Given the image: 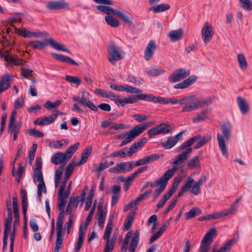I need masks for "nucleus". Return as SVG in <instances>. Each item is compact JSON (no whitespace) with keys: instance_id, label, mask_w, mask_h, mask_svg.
I'll list each match as a JSON object with an SVG mask.
<instances>
[{"instance_id":"nucleus-61","label":"nucleus","mask_w":252,"mask_h":252,"mask_svg":"<svg viewBox=\"0 0 252 252\" xmlns=\"http://www.w3.org/2000/svg\"><path fill=\"white\" fill-rule=\"evenodd\" d=\"M240 2L244 9L247 10L252 9V3L251 0H240Z\"/></svg>"},{"instance_id":"nucleus-19","label":"nucleus","mask_w":252,"mask_h":252,"mask_svg":"<svg viewBox=\"0 0 252 252\" xmlns=\"http://www.w3.org/2000/svg\"><path fill=\"white\" fill-rule=\"evenodd\" d=\"M177 186H175L174 184L173 185L172 187L168 192L164 195L162 198L158 203L157 207L158 209L162 208L166 202L170 198L173 194L176 191Z\"/></svg>"},{"instance_id":"nucleus-24","label":"nucleus","mask_w":252,"mask_h":252,"mask_svg":"<svg viewBox=\"0 0 252 252\" xmlns=\"http://www.w3.org/2000/svg\"><path fill=\"white\" fill-rule=\"evenodd\" d=\"M183 34V31L181 29L177 30L171 31L168 34V36L171 41L176 42L181 39Z\"/></svg>"},{"instance_id":"nucleus-8","label":"nucleus","mask_w":252,"mask_h":252,"mask_svg":"<svg viewBox=\"0 0 252 252\" xmlns=\"http://www.w3.org/2000/svg\"><path fill=\"white\" fill-rule=\"evenodd\" d=\"M62 113L58 111L57 113L52 114L48 117H42L36 119L33 124L35 125L45 126L53 123L57 119L58 116Z\"/></svg>"},{"instance_id":"nucleus-20","label":"nucleus","mask_w":252,"mask_h":252,"mask_svg":"<svg viewBox=\"0 0 252 252\" xmlns=\"http://www.w3.org/2000/svg\"><path fill=\"white\" fill-rule=\"evenodd\" d=\"M12 76V74H5L2 77L0 81V93L5 91L9 87Z\"/></svg>"},{"instance_id":"nucleus-42","label":"nucleus","mask_w":252,"mask_h":252,"mask_svg":"<svg viewBox=\"0 0 252 252\" xmlns=\"http://www.w3.org/2000/svg\"><path fill=\"white\" fill-rule=\"evenodd\" d=\"M208 110L205 109L198 114L195 117L192 119V122L194 123H199L205 120L208 118Z\"/></svg>"},{"instance_id":"nucleus-64","label":"nucleus","mask_w":252,"mask_h":252,"mask_svg":"<svg viewBox=\"0 0 252 252\" xmlns=\"http://www.w3.org/2000/svg\"><path fill=\"white\" fill-rule=\"evenodd\" d=\"M106 244L104 249V252H111L114 248L115 243L110 239L106 240Z\"/></svg>"},{"instance_id":"nucleus-39","label":"nucleus","mask_w":252,"mask_h":252,"mask_svg":"<svg viewBox=\"0 0 252 252\" xmlns=\"http://www.w3.org/2000/svg\"><path fill=\"white\" fill-rule=\"evenodd\" d=\"M68 144V141L66 139H63L61 141H54L49 143V146L54 149H60L63 146Z\"/></svg>"},{"instance_id":"nucleus-56","label":"nucleus","mask_w":252,"mask_h":252,"mask_svg":"<svg viewBox=\"0 0 252 252\" xmlns=\"http://www.w3.org/2000/svg\"><path fill=\"white\" fill-rule=\"evenodd\" d=\"M12 220V216H7L5 219L4 224V232H9L11 228V222Z\"/></svg>"},{"instance_id":"nucleus-26","label":"nucleus","mask_w":252,"mask_h":252,"mask_svg":"<svg viewBox=\"0 0 252 252\" xmlns=\"http://www.w3.org/2000/svg\"><path fill=\"white\" fill-rule=\"evenodd\" d=\"M94 93L95 94L99 95L101 97L108 98L111 100H114L115 98H117L118 97V95H115L112 92L100 89H95Z\"/></svg>"},{"instance_id":"nucleus-59","label":"nucleus","mask_w":252,"mask_h":252,"mask_svg":"<svg viewBox=\"0 0 252 252\" xmlns=\"http://www.w3.org/2000/svg\"><path fill=\"white\" fill-rule=\"evenodd\" d=\"M125 91L131 94L141 93L143 92L142 90L129 85L125 86Z\"/></svg>"},{"instance_id":"nucleus-54","label":"nucleus","mask_w":252,"mask_h":252,"mask_svg":"<svg viewBox=\"0 0 252 252\" xmlns=\"http://www.w3.org/2000/svg\"><path fill=\"white\" fill-rule=\"evenodd\" d=\"M82 95L81 97V101L82 102H80V104L86 106L88 101H89V99L91 98L92 95L86 91L82 92Z\"/></svg>"},{"instance_id":"nucleus-27","label":"nucleus","mask_w":252,"mask_h":252,"mask_svg":"<svg viewBox=\"0 0 252 252\" xmlns=\"http://www.w3.org/2000/svg\"><path fill=\"white\" fill-rule=\"evenodd\" d=\"M171 179L166 172L158 179L154 183H150V186L151 188L161 186L162 185L167 184L168 180Z\"/></svg>"},{"instance_id":"nucleus-34","label":"nucleus","mask_w":252,"mask_h":252,"mask_svg":"<svg viewBox=\"0 0 252 252\" xmlns=\"http://www.w3.org/2000/svg\"><path fill=\"white\" fill-rule=\"evenodd\" d=\"M200 135H197L194 137L189 138L188 140L185 141L180 146L181 150L190 148L189 147L191 146L195 142L197 141L200 138Z\"/></svg>"},{"instance_id":"nucleus-25","label":"nucleus","mask_w":252,"mask_h":252,"mask_svg":"<svg viewBox=\"0 0 252 252\" xmlns=\"http://www.w3.org/2000/svg\"><path fill=\"white\" fill-rule=\"evenodd\" d=\"M224 216H227V213L225 214L223 210L218 213H215L212 214H209L206 216H202L197 219L198 221H203L205 220H209L210 219H217Z\"/></svg>"},{"instance_id":"nucleus-45","label":"nucleus","mask_w":252,"mask_h":252,"mask_svg":"<svg viewBox=\"0 0 252 252\" xmlns=\"http://www.w3.org/2000/svg\"><path fill=\"white\" fill-rule=\"evenodd\" d=\"M105 21L111 27L117 28L120 25L119 21L114 17L107 15L105 17Z\"/></svg>"},{"instance_id":"nucleus-46","label":"nucleus","mask_w":252,"mask_h":252,"mask_svg":"<svg viewBox=\"0 0 252 252\" xmlns=\"http://www.w3.org/2000/svg\"><path fill=\"white\" fill-rule=\"evenodd\" d=\"M94 212L95 211L94 207H92L90 212V214L86 219L85 223H81L80 225L79 228L82 227L83 230L84 229V230H86L90 221L93 219V216L94 214Z\"/></svg>"},{"instance_id":"nucleus-21","label":"nucleus","mask_w":252,"mask_h":252,"mask_svg":"<svg viewBox=\"0 0 252 252\" xmlns=\"http://www.w3.org/2000/svg\"><path fill=\"white\" fill-rule=\"evenodd\" d=\"M197 77L196 76H191L187 79L184 80L181 83L176 84L174 86L175 89H185L188 88L192 84L196 81Z\"/></svg>"},{"instance_id":"nucleus-43","label":"nucleus","mask_w":252,"mask_h":252,"mask_svg":"<svg viewBox=\"0 0 252 252\" xmlns=\"http://www.w3.org/2000/svg\"><path fill=\"white\" fill-rule=\"evenodd\" d=\"M45 45V42H41L39 40L31 41L28 43V46L32 47L34 49L38 50L43 49Z\"/></svg>"},{"instance_id":"nucleus-33","label":"nucleus","mask_w":252,"mask_h":252,"mask_svg":"<svg viewBox=\"0 0 252 252\" xmlns=\"http://www.w3.org/2000/svg\"><path fill=\"white\" fill-rule=\"evenodd\" d=\"M91 154V151L88 149H86L82 153L81 159L78 162H75L73 160L72 161H74V165H75V166L82 165L86 162Z\"/></svg>"},{"instance_id":"nucleus-62","label":"nucleus","mask_w":252,"mask_h":252,"mask_svg":"<svg viewBox=\"0 0 252 252\" xmlns=\"http://www.w3.org/2000/svg\"><path fill=\"white\" fill-rule=\"evenodd\" d=\"M29 133L31 135L35 137H43L44 136V134L42 132H41L39 130H37L35 128L29 129L28 130Z\"/></svg>"},{"instance_id":"nucleus-15","label":"nucleus","mask_w":252,"mask_h":252,"mask_svg":"<svg viewBox=\"0 0 252 252\" xmlns=\"http://www.w3.org/2000/svg\"><path fill=\"white\" fill-rule=\"evenodd\" d=\"M69 191L67 192H64V191H59V197H58V209L61 211H64V207L66 203V198L68 197Z\"/></svg>"},{"instance_id":"nucleus-38","label":"nucleus","mask_w":252,"mask_h":252,"mask_svg":"<svg viewBox=\"0 0 252 252\" xmlns=\"http://www.w3.org/2000/svg\"><path fill=\"white\" fill-rule=\"evenodd\" d=\"M113 218H109L105 228V232L103 235L104 240L110 239V236L111 234L112 229L113 228Z\"/></svg>"},{"instance_id":"nucleus-41","label":"nucleus","mask_w":252,"mask_h":252,"mask_svg":"<svg viewBox=\"0 0 252 252\" xmlns=\"http://www.w3.org/2000/svg\"><path fill=\"white\" fill-rule=\"evenodd\" d=\"M79 146V143H76L73 145L70 146L63 153L68 160H69L71 158L73 154L78 148Z\"/></svg>"},{"instance_id":"nucleus-22","label":"nucleus","mask_w":252,"mask_h":252,"mask_svg":"<svg viewBox=\"0 0 252 252\" xmlns=\"http://www.w3.org/2000/svg\"><path fill=\"white\" fill-rule=\"evenodd\" d=\"M147 138L146 137H143L139 140L137 142L134 143L132 145H131L129 150L128 151L127 153V156L130 157L132 156L134 153H136L138 148L141 146H143V145L147 142Z\"/></svg>"},{"instance_id":"nucleus-48","label":"nucleus","mask_w":252,"mask_h":252,"mask_svg":"<svg viewBox=\"0 0 252 252\" xmlns=\"http://www.w3.org/2000/svg\"><path fill=\"white\" fill-rule=\"evenodd\" d=\"M237 241V239L235 238L230 240L218 250V252H227L230 250L232 245L236 243Z\"/></svg>"},{"instance_id":"nucleus-12","label":"nucleus","mask_w":252,"mask_h":252,"mask_svg":"<svg viewBox=\"0 0 252 252\" xmlns=\"http://www.w3.org/2000/svg\"><path fill=\"white\" fill-rule=\"evenodd\" d=\"M75 167V165H74V161H71L65 169V172L64 177L63 181L62 182L59 190L62 191H64L65 188L66 187V182L71 175L74 167Z\"/></svg>"},{"instance_id":"nucleus-11","label":"nucleus","mask_w":252,"mask_h":252,"mask_svg":"<svg viewBox=\"0 0 252 252\" xmlns=\"http://www.w3.org/2000/svg\"><path fill=\"white\" fill-rule=\"evenodd\" d=\"M184 131H182L178 133L176 135L168 138L166 141L162 143V146L163 148L166 149H169L174 146L178 141L181 138L182 135L184 134Z\"/></svg>"},{"instance_id":"nucleus-55","label":"nucleus","mask_w":252,"mask_h":252,"mask_svg":"<svg viewBox=\"0 0 252 252\" xmlns=\"http://www.w3.org/2000/svg\"><path fill=\"white\" fill-rule=\"evenodd\" d=\"M240 200V199H237L231 205L230 208L228 210H223L225 214L227 213V216L232 214L237 211V209L235 208V205L238 204Z\"/></svg>"},{"instance_id":"nucleus-4","label":"nucleus","mask_w":252,"mask_h":252,"mask_svg":"<svg viewBox=\"0 0 252 252\" xmlns=\"http://www.w3.org/2000/svg\"><path fill=\"white\" fill-rule=\"evenodd\" d=\"M217 235V230L212 229L208 231L205 235L199 247V252H208L210 250V245L213 239Z\"/></svg>"},{"instance_id":"nucleus-47","label":"nucleus","mask_w":252,"mask_h":252,"mask_svg":"<svg viewBox=\"0 0 252 252\" xmlns=\"http://www.w3.org/2000/svg\"><path fill=\"white\" fill-rule=\"evenodd\" d=\"M212 102L213 99L211 97L202 99L196 101L198 109L199 108H203L206 105H210Z\"/></svg>"},{"instance_id":"nucleus-50","label":"nucleus","mask_w":252,"mask_h":252,"mask_svg":"<svg viewBox=\"0 0 252 252\" xmlns=\"http://www.w3.org/2000/svg\"><path fill=\"white\" fill-rule=\"evenodd\" d=\"M64 79L68 82L75 84L77 86H79L81 82V79L78 77L75 76L67 75Z\"/></svg>"},{"instance_id":"nucleus-7","label":"nucleus","mask_w":252,"mask_h":252,"mask_svg":"<svg viewBox=\"0 0 252 252\" xmlns=\"http://www.w3.org/2000/svg\"><path fill=\"white\" fill-rule=\"evenodd\" d=\"M189 70L180 68L174 71L169 77V81L172 83L177 82L185 79L189 75Z\"/></svg>"},{"instance_id":"nucleus-37","label":"nucleus","mask_w":252,"mask_h":252,"mask_svg":"<svg viewBox=\"0 0 252 252\" xmlns=\"http://www.w3.org/2000/svg\"><path fill=\"white\" fill-rule=\"evenodd\" d=\"M97 9L100 10V11L106 13L107 15H116V12L117 10L114 9L112 7H111L109 6L98 5L96 6Z\"/></svg>"},{"instance_id":"nucleus-14","label":"nucleus","mask_w":252,"mask_h":252,"mask_svg":"<svg viewBox=\"0 0 252 252\" xmlns=\"http://www.w3.org/2000/svg\"><path fill=\"white\" fill-rule=\"evenodd\" d=\"M237 102L242 114H246L249 112V104L245 98L239 96L237 97Z\"/></svg>"},{"instance_id":"nucleus-18","label":"nucleus","mask_w":252,"mask_h":252,"mask_svg":"<svg viewBox=\"0 0 252 252\" xmlns=\"http://www.w3.org/2000/svg\"><path fill=\"white\" fill-rule=\"evenodd\" d=\"M107 212L103 209L102 205L99 204L98 205V226L103 228L104 227V221L106 219Z\"/></svg>"},{"instance_id":"nucleus-32","label":"nucleus","mask_w":252,"mask_h":252,"mask_svg":"<svg viewBox=\"0 0 252 252\" xmlns=\"http://www.w3.org/2000/svg\"><path fill=\"white\" fill-rule=\"evenodd\" d=\"M194 180L191 177H189L187 179V181L186 184L183 186L181 190L179 192L178 194V197H180L182 196L185 191H187L189 189H190L193 183Z\"/></svg>"},{"instance_id":"nucleus-63","label":"nucleus","mask_w":252,"mask_h":252,"mask_svg":"<svg viewBox=\"0 0 252 252\" xmlns=\"http://www.w3.org/2000/svg\"><path fill=\"white\" fill-rule=\"evenodd\" d=\"M18 33L19 35L26 37H32V32L27 30L25 29H19Z\"/></svg>"},{"instance_id":"nucleus-23","label":"nucleus","mask_w":252,"mask_h":252,"mask_svg":"<svg viewBox=\"0 0 252 252\" xmlns=\"http://www.w3.org/2000/svg\"><path fill=\"white\" fill-rule=\"evenodd\" d=\"M86 231L82 229V227L79 228L78 238L74 247L75 252H78L81 248L84 243Z\"/></svg>"},{"instance_id":"nucleus-10","label":"nucleus","mask_w":252,"mask_h":252,"mask_svg":"<svg viewBox=\"0 0 252 252\" xmlns=\"http://www.w3.org/2000/svg\"><path fill=\"white\" fill-rule=\"evenodd\" d=\"M201 33L204 42L208 43L212 38L214 34L213 27L208 22H206L202 30Z\"/></svg>"},{"instance_id":"nucleus-53","label":"nucleus","mask_w":252,"mask_h":252,"mask_svg":"<svg viewBox=\"0 0 252 252\" xmlns=\"http://www.w3.org/2000/svg\"><path fill=\"white\" fill-rule=\"evenodd\" d=\"M62 103V101L58 100L55 102H51L50 101H47L44 104V107L48 109H51L58 107Z\"/></svg>"},{"instance_id":"nucleus-51","label":"nucleus","mask_w":252,"mask_h":252,"mask_svg":"<svg viewBox=\"0 0 252 252\" xmlns=\"http://www.w3.org/2000/svg\"><path fill=\"white\" fill-rule=\"evenodd\" d=\"M164 71L161 68H155L147 71L146 73L150 76H156L163 74Z\"/></svg>"},{"instance_id":"nucleus-57","label":"nucleus","mask_w":252,"mask_h":252,"mask_svg":"<svg viewBox=\"0 0 252 252\" xmlns=\"http://www.w3.org/2000/svg\"><path fill=\"white\" fill-rule=\"evenodd\" d=\"M164 156L163 154H152L145 157L147 163H150L152 161L158 160Z\"/></svg>"},{"instance_id":"nucleus-60","label":"nucleus","mask_w":252,"mask_h":252,"mask_svg":"<svg viewBox=\"0 0 252 252\" xmlns=\"http://www.w3.org/2000/svg\"><path fill=\"white\" fill-rule=\"evenodd\" d=\"M33 181L34 182H40L44 181L43 174L41 171H33Z\"/></svg>"},{"instance_id":"nucleus-52","label":"nucleus","mask_w":252,"mask_h":252,"mask_svg":"<svg viewBox=\"0 0 252 252\" xmlns=\"http://www.w3.org/2000/svg\"><path fill=\"white\" fill-rule=\"evenodd\" d=\"M116 15L125 23L129 25H131L132 24V21L129 19L128 16L120 11L117 10Z\"/></svg>"},{"instance_id":"nucleus-5","label":"nucleus","mask_w":252,"mask_h":252,"mask_svg":"<svg viewBox=\"0 0 252 252\" xmlns=\"http://www.w3.org/2000/svg\"><path fill=\"white\" fill-rule=\"evenodd\" d=\"M133 161L123 162L117 164L116 166L109 169V172L115 174L129 171L133 168Z\"/></svg>"},{"instance_id":"nucleus-49","label":"nucleus","mask_w":252,"mask_h":252,"mask_svg":"<svg viewBox=\"0 0 252 252\" xmlns=\"http://www.w3.org/2000/svg\"><path fill=\"white\" fill-rule=\"evenodd\" d=\"M197 105L196 104V102H194L192 103H189L188 104L185 105L182 110V112H189L191 111H195L197 110Z\"/></svg>"},{"instance_id":"nucleus-35","label":"nucleus","mask_w":252,"mask_h":252,"mask_svg":"<svg viewBox=\"0 0 252 252\" xmlns=\"http://www.w3.org/2000/svg\"><path fill=\"white\" fill-rule=\"evenodd\" d=\"M138 135L134 131L133 129H131L130 131L128 132L127 136L126 138V139L123 140L122 143L120 144V146L122 147L127 143H129L132 140H133Z\"/></svg>"},{"instance_id":"nucleus-28","label":"nucleus","mask_w":252,"mask_h":252,"mask_svg":"<svg viewBox=\"0 0 252 252\" xmlns=\"http://www.w3.org/2000/svg\"><path fill=\"white\" fill-rule=\"evenodd\" d=\"M52 56L56 60L63 62L67 63H68L77 65L78 63L75 62L73 59L69 57L65 56L63 55L58 54L57 53H53L51 54Z\"/></svg>"},{"instance_id":"nucleus-1","label":"nucleus","mask_w":252,"mask_h":252,"mask_svg":"<svg viewBox=\"0 0 252 252\" xmlns=\"http://www.w3.org/2000/svg\"><path fill=\"white\" fill-rule=\"evenodd\" d=\"M220 129L221 133L217 134V140L222 155L227 158L228 154L225 141H228L231 137L232 126L230 123L225 124L221 126Z\"/></svg>"},{"instance_id":"nucleus-31","label":"nucleus","mask_w":252,"mask_h":252,"mask_svg":"<svg viewBox=\"0 0 252 252\" xmlns=\"http://www.w3.org/2000/svg\"><path fill=\"white\" fill-rule=\"evenodd\" d=\"M155 124V122H149L146 124L143 125H138L135 126L133 128V130L136 132L137 135L139 136L140 135L145 129L146 128L151 126L152 125Z\"/></svg>"},{"instance_id":"nucleus-13","label":"nucleus","mask_w":252,"mask_h":252,"mask_svg":"<svg viewBox=\"0 0 252 252\" xmlns=\"http://www.w3.org/2000/svg\"><path fill=\"white\" fill-rule=\"evenodd\" d=\"M156 43L154 40H150L147 44L144 51V58L146 60L149 61L153 56L156 49Z\"/></svg>"},{"instance_id":"nucleus-29","label":"nucleus","mask_w":252,"mask_h":252,"mask_svg":"<svg viewBox=\"0 0 252 252\" xmlns=\"http://www.w3.org/2000/svg\"><path fill=\"white\" fill-rule=\"evenodd\" d=\"M47 42L51 45V46L53 48L57 50L63 51L68 53H70V51L68 49L65 48L63 44H60V43L55 41L53 38H49L47 40Z\"/></svg>"},{"instance_id":"nucleus-16","label":"nucleus","mask_w":252,"mask_h":252,"mask_svg":"<svg viewBox=\"0 0 252 252\" xmlns=\"http://www.w3.org/2000/svg\"><path fill=\"white\" fill-rule=\"evenodd\" d=\"M68 160L64 154L60 152L54 154L51 158L52 163L55 164H61L64 166Z\"/></svg>"},{"instance_id":"nucleus-36","label":"nucleus","mask_w":252,"mask_h":252,"mask_svg":"<svg viewBox=\"0 0 252 252\" xmlns=\"http://www.w3.org/2000/svg\"><path fill=\"white\" fill-rule=\"evenodd\" d=\"M202 213L201 210L198 207H194L189 211L185 213L186 220L191 219L197 215L201 214Z\"/></svg>"},{"instance_id":"nucleus-44","label":"nucleus","mask_w":252,"mask_h":252,"mask_svg":"<svg viewBox=\"0 0 252 252\" xmlns=\"http://www.w3.org/2000/svg\"><path fill=\"white\" fill-rule=\"evenodd\" d=\"M237 59L241 69L245 71L248 67V63L246 59L243 54H239L237 55Z\"/></svg>"},{"instance_id":"nucleus-3","label":"nucleus","mask_w":252,"mask_h":252,"mask_svg":"<svg viewBox=\"0 0 252 252\" xmlns=\"http://www.w3.org/2000/svg\"><path fill=\"white\" fill-rule=\"evenodd\" d=\"M108 51L109 56L108 60L113 64H115L117 61L122 60L125 54L122 48L113 41L108 43Z\"/></svg>"},{"instance_id":"nucleus-6","label":"nucleus","mask_w":252,"mask_h":252,"mask_svg":"<svg viewBox=\"0 0 252 252\" xmlns=\"http://www.w3.org/2000/svg\"><path fill=\"white\" fill-rule=\"evenodd\" d=\"M169 127L170 126L166 124L161 123L157 126L149 129L147 133L150 137L162 133L167 134L171 131V129Z\"/></svg>"},{"instance_id":"nucleus-30","label":"nucleus","mask_w":252,"mask_h":252,"mask_svg":"<svg viewBox=\"0 0 252 252\" xmlns=\"http://www.w3.org/2000/svg\"><path fill=\"white\" fill-rule=\"evenodd\" d=\"M187 166L189 168L191 169H196L200 168V162L198 156L192 157L187 163Z\"/></svg>"},{"instance_id":"nucleus-58","label":"nucleus","mask_w":252,"mask_h":252,"mask_svg":"<svg viewBox=\"0 0 252 252\" xmlns=\"http://www.w3.org/2000/svg\"><path fill=\"white\" fill-rule=\"evenodd\" d=\"M211 139V136L203 137L194 146L195 149H198L207 143Z\"/></svg>"},{"instance_id":"nucleus-2","label":"nucleus","mask_w":252,"mask_h":252,"mask_svg":"<svg viewBox=\"0 0 252 252\" xmlns=\"http://www.w3.org/2000/svg\"><path fill=\"white\" fill-rule=\"evenodd\" d=\"M192 151V148L187 149L186 151L178 155L175 157V160L172 162L174 166L165 172L170 178L174 176L175 173L177 170L184 167L186 161L188 159L189 154L191 153Z\"/></svg>"},{"instance_id":"nucleus-9","label":"nucleus","mask_w":252,"mask_h":252,"mask_svg":"<svg viewBox=\"0 0 252 252\" xmlns=\"http://www.w3.org/2000/svg\"><path fill=\"white\" fill-rule=\"evenodd\" d=\"M69 4L64 0L51 1L47 3L46 8L51 10L68 9Z\"/></svg>"},{"instance_id":"nucleus-17","label":"nucleus","mask_w":252,"mask_h":252,"mask_svg":"<svg viewBox=\"0 0 252 252\" xmlns=\"http://www.w3.org/2000/svg\"><path fill=\"white\" fill-rule=\"evenodd\" d=\"M1 57L4 58L6 62L12 63L14 65H21L23 64V61L20 60L17 57H13L10 55L8 51L1 52Z\"/></svg>"},{"instance_id":"nucleus-40","label":"nucleus","mask_w":252,"mask_h":252,"mask_svg":"<svg viewBox=\"0 0 252 252\" xmlns=\"http://www.w3.org/2000/svg\"><path fill=\"white\" fill-rule=\"evenodd\" d=\"M170 8V5L167 4L161 3L150 8V10L154 13H158L166 11Z\"/></svg>"}]
</instances>
